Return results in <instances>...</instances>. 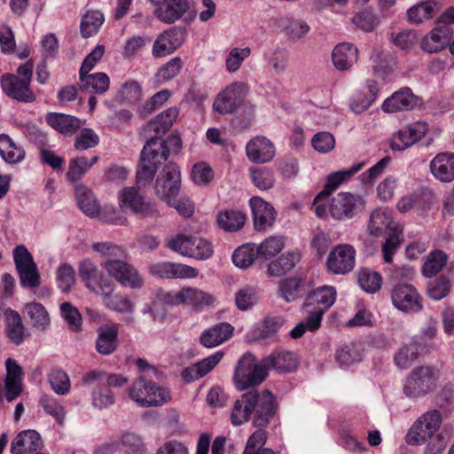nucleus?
Instances as JSON below:
<instances>
[{
    "label": "nucleus",
    "instance_id": "obj_5",
    "mask_svg": "<svg viewBox=\"0 0 454 454\" xmlns=\"http://www.w3.org/2000/svg\"><path fill=\"white\" fill-rule=\"evenodd\" d=\"M167 247L183 256L196 260H207L214 254L211 242L192 235L178 234L167 239Z\"/></svg>",
    "mask_w": 454,
    "mask_h": 454
},
{
    "label": "nucleus",
    "instance_id": "obj_14",
    "mask_svg": "<svg viewBox=\"0 0 454 454\" xmlns=\"http://www.w3.org/2000/svg\"><path fill=\"white\" fill-rule=\"evenodd\" d=\"M119 205L121 208H129L141 216L158 215L153 204L145 200L135 187H126L119 192Z\"/></svg>",
    "mask_w": 454,
    "mask_h": 454
},
{
    "label": "nucleus",
    "instance_id": "obj_2",
    "mask_svg": "<svg viewBox=\"0 0 454 454\" xmlns=\"http://www.w3.org/2000/svg\"><path fill=\"white\" fill-rule=\"evenodd\" d=\"M268 375L267 367L263 364V359L258 363L251 353L243 355L236 365L233 381L239 391L250 387L260 385Z\"/></svg>",
    "mask_w": 454,
    "mask_h": 454
},
{
    "label": "nucleus",
    "instance_id": "obj_18",
    "mask_svg": "<svg viewBox=\"0 0 454 454\" xmlns=\"http://www.w3.org/2000/svg\"><path fill=\"white\" fill-rule=\"evenodd\" d=\"M1 87L4 92L11 98L23 103H31L35 100V95L30 84L13 74H5L1 77Z\"/></svg>",
    "mask_w": 454,
    "mask_h": 454
},
{
    "label": "nucleus",
    "instance_id": "obj_27",
    "mask_svg": "<svg viewBox=\"0 0 454 454\" xmlns=\"http://www.w3.org/2000/svg\"><path fill=\"white\" fill-rule=\"evenodd\" d=\"M379 87L375 81L369 80L360 90H356L349 100L351 111L360 114L367 110L377 98Z\"/></svg>",
    "mask_w": 454,
    "mask_h": 454
},
{
    "label": "nucleus",
    "instance_id": "obj_31",
    "mask_svg": "<svg viewBox=\"0 0 454 454\" xmlns=\"http://www.w3.org/2000/svg\"><path fill=\"white\" fill-rule=\"evenodd\" d=\"M336 300V290L331 286H323L310 293L304 301L305 308L314 307L323 312L330 309Z\"/></svg>",
    "mask_w": 454,
    "mask_h": 454
},
{
    "label": "nucleus",
    "instance_id": "obj_8",
    "mask_svg": "<svg viewBox=\"0 0 454 454\" xmlns=\"http://www.w3.org/2000/svg\"><path fill=\"white\" fill-rule=\"evenodd\" d=\"M125 259L126 257H120L116 260L103 261L101 266L109 277L115 279L122 286L131 289L141 288L144 285L142 276Z\"/></svg>",
    "mask_w": 454,
    "mask_h": 454
},
{
    "label": "nucleus",
    "instance_id": "obj_15",
    "mask_svg": "<svg viewBox=\"0 0 454 454\" xmlns=\"http://www.w3.org/2000/svg\"><path fill=\"white\" fill-rule=\"evenodd\" d=\"M364 206L365 200L363 196L340 192L332 200L330 213L335 219L349 218L356 211L363 209Z\"/></svg>",
    "mask_w": 454,
    "mask_h": 454
},
{
    "label": "nucleus",
    "instance_id": "obj_50",
    "mask_svg": "<svg viewBox=\"0 0 454 454\" xmlns=\"http://www.w3.org/2000/svg\"><path fill=\"white\" fill-rule=\"evenodd\" d=\"M33 327L44 331L50 325V316L44 306L39 302H30L25 307Z\"/></svg>",
    "mask_w": 454,
    "mask_h": 454
},
{
    "label": "nucleus",
    "instance_id": "obj_25",
    "mask_svg": "<svg viewBox=\"0 0 454 454\" xmlns=\"http://www.w3.org/2000/svg\"><path fill=\"white\" fill-rule=\"evenodd\" d=\"M430 172L440 182L454 181V153H440L430 161Z\"/></svg>",
    "mask_w": 454,
    "mask_h": 454
},
{
    "label": "nucleus",
    "instance_id": "obj_22",
    "mask_svg": "<svg viewBox=\"0 0 454 454\" xmlns=\"http://www.w3.org/2000/svg\"><path fill=\"white\" fill-rule=\"evenodd\" d=\"M119 325L111 324L100 326L97 330L95 348L102 356L113 354L118 347Z\"/></svg>",
    "mask_w": 454,
    "mask_h": 454
},
{
    "label": "nucleus",
    "instance_id": "obj_57",
    "mask_svg": "<svg viewBox=\"0 0 454 454\" xmlns=\"http://www.w3.org/2000/svg\"><path fill=\"white\" fill-rule=\"evenodd\" d=\"M419 356L418 347L414 343L403 345L395 355V364L401 369H406L419 358Z\"/></svg>",
    "mask_w": 454,
    "mask_h": 454
},
{
    "label": "nucleus",
    "instance_id": "obj_32",
    "mask_svg": "<svg viewBox=\"0 0 454 454\" xmlns=\"http://www.w3.org/2000/svg\"><path fill=\"white\" fill-rule=\"evenodd\" d=\"M177 116L178 109L176 107L168 108L148 121L142 132L145 136H150V133L153 131L154 136L161 137L171 128Z\"/></svg>",
    "mask_w": 454,
    "mask_h": 454
},
{
    "label": "nucleus",
    "instance_id": "obj_6",
    "mask_svg": "<svg viewBox=\"0 0 454 454\" xmlns=\"http://www.w3.org/2000/svg\"><path fill=\"white\" fill-rule=\"evenodd\" d=\"M13 260L20 286L31 289L38 287L41 276L28 249L23 245L17 246L13 250Z\"/></svg>",
    "mask_w": 454,
    "mask_h": 454
},
{
    "label": "nucleus",
    "instance_id": "obj_64",
    "mask_svg": "<svg viewBox=\"0 0 454 454\" xmlns=\"http://www.w3.org/2000/svg\"><path fill=\"white\" fill-rule=\"evenodd\" d=\"M381 276L378 272L363 270L358 274V284L367 293H376L381 287Z\"/></svg>",
    "mask_w": 454,
    "mask_h": 454
},
{
    "label": "nucleus",
    "instance_id": "obj_10",
    "mask_svg": "<svg viewBox=\"0 0 454 454\" xmlns=\"http://www.w3.org/2000/svg\"><path fill=\"white\" fill-rule=\"evenodd\" d=\"M393 305L400 311L415 314L422 310V297L418 290L410 284L399 283L391 292Z\"/></svg>",
    "mask_w": 454,
    "mask_h": 454
},
{
    "label": "nucleus",
    "instance_id": "obj_26",
    "mask_svg": "<svg viewBox=\"0 0 454 454\" xmlns=\"http://www.w3.org/2000/svg\"><path fill=\"white\" fill-rule=\"evenodd\" d=\"M183 33L177 28H170L160 34L153 43V55L164 57L173 53L183 43Z\"/></svg>",
    "mask_w": 454,
    "mask_h": 454
},
{
    "label": "nucleus",
    "instance_id": "obj_49",
    "mask_svg": "<svg viewBox=\"0 0 454 454\" xmlns=\"http://www.w3.org/2000/svg\"><path fill=\"white\" fill-rule=\"evenodd\" d=\"M105 20L104 15L99 11H89L82 18L81 35L84 38L96 35Z\"/></svg>",
    "mask_w": 454,
    "mask_h": 454
},
{
    "label": "nucleus",
    "instance_id": "obj_58",
    "mask_svg": "<svg viewBox=\"0 0 454 454\" xmlns=\"http://www.w3.org/2000/svg\"><path fill=\"white\" fill-rule=\"evenodd\" d=\"M157 168L155 163L141 156L137 170V186L142 188L149 184L154 178Z\"/></svg>",
    "mask_w": 454,
    "mask_h": 454
},
{
    "label": "nucleus",
    "instance_id": "obj_20",
    "mask_svg": "<svg viewBox=\"0 0 454 454\" xmlns=\"http://www.w3.org/2000/svg\"><path fill=\"white\" fill-rule=\"evenodd\" d=\"M6 378L4 380L5 397L8 402L15 400L22 391L23 370L21 366L12 358L5 361Z\"/></svg>",
    "mask_w": 454,
    "mask_h": 454
},
{
    "label": "nucleus",
    "instance_id": "obj_39",
    "mask_svg": "<svg viewBox=\"0 0 454 454\" xmlns=\"http://www.w3.org/2000/svg\"><path fill=\"white\" fill-rule=\"evenodd\" d=\"M81 90L90 94H104L110 86V79L105 73H95L92 74H80Z\"/></svg>",
    "mask_w": 454,
    "mask_h": 454
},
{
    "label": "nucleus",
    "instance_id": "obj_17",
    "mask_svg": "<svg viewBox=\"0 0 454 454\" xmlns=\"http://www.w3.org/2000/svg\"><path fill=\"white\" fill-rule=\"evenodd\" d=\"M427 130V124L425 122H415L404 126L393 135L390 147L394 151H403L419 141Z\"/></svg>",
    "mask_w": 454,
    "mask_h": 454
},
{
    "label": "nucleus",
    "instance_id": "obj_60",
    "mask_svg": "<svg viewBox=\"0 0 454 454\" xmlns=\"http://www.w3.org/2000/svg\"><path fill=\"white\" fill-rule=\"evenodd\" d=\"M91 248L100 256L104 257V261L116 260L120 257H126V250L112 242H96L93 243Z\"/></svg>",
    "mask_w": 454,
    "mask_h": 454
},
{
    "label": "nucleus",
    "instance_id": "obj_29",
    "mask_svg": "<svg viewBox=\"0 0 454 454\" xmlns=\"http://www.w3.org/2000/svg\"><path fill=\"white\" fill-rule=\"evenodd\" d=\"M43 447V440L35 430H24L19 433L11 443L12 454H24L38 450Z\"/></svg>",
    "mask_w": 454,
    "mask_h": 454
},
{
    "label": "nucleus",
    "instance_id": "obj_61",
    "mask_svg": "<svg viewBox=\"0 0 454 454\" xmlns=\"http://www.w3.org/2000/svg\"><path fill=\"white\" fill-rule=\"evenodd\" d=\"M389 223L390 218L387 215V211L383 208H376L370 215L368 231L372 236H379L385 227H389Z\"/></svg>",
    "mask_w": 454,
    "mask_h": 454
},
{
    "label": "nucleus",
    "instance_id": "obj_52",
    "mask_svg": "<svg viewBox=\"0 0 454 454\" xmlns=\"http://www.w3.org/2000/svg\"><path fill=\"white\" fill-rule=\"evenodd\" d=\"M102 301L107 309L119 313H131L134 309L133 302L129 297L118 293L106 294Z\"/></svg>",
    "mask_w": 454,
    "mask_h": 454
},
{
    "label": "nucleus",
    "instance_id": "obj_1",
    "mask_svg": "<svg viewBox=\"0 0 454 454\" xmlns=\"http://www.w3.org/2000/svg\"><path fill=\"white\" fill-rule=\"evenodd\" d=\"M278 404L270 391L264 389L261 393L248 391L237 400L231 421L234 426H239L249 420L254 412V425L265 427L277 411Z\"/></svg>",
    "mask_w": 454,
    "mask_h": 454
},
{
    "label": "nucleus",
    "instance_id": "obj_41",
    "mask_svg": "<svg viewBox=\"0 0 454 454\" xmlns=\"http://www.w3.org/2000/svg\"><path fill=\"white\" fill-rule=\"evenodd\" d=\"M441 4L434 0H427L411 7L407 12L411 22L419 24L431 19L441 10Z\"/></svg>",
    "mask_w": 454,
    "mask_h": 454
},
{
    "label": "nucleus",
    "instance_id": "obj_4",
    "mask_svg": "<svg viewBox=\"0 0 454 454\" xmlns=\"http://www.w3.org/2000/svg\"><path fill=\"white\" fill-rule=\"evenodd\" d=\"M439 377V370L434 366H417L407 378L404 394L409 398L424 396L436 388Z\"/></svg>",
    "mask_w": 454,
    "mask_h": 454
},
{
    "label": "nucleus",
    "instance_id": "obj_33",
    "mask_svg": "<svg viewBox=\"0 0 454 454\" xmlns=\"http://www.w3.org/2000/svg\"><path fill=\"white\" fill-rule=\"evenodd\" d=\"M332 59L338 70H348L358 59V50L349 43H339L333 51Z\"/></svg>",
    "mask_w": 454,
    "mask_h": 454
},
{
    "label": "nucleus",
    "instance_id": "obj_35",
    "mask_svg": "<svg viewBox=\"0 0 454 454\" xmlns=\"http://www.w3.org/2000/svg\"><path fill=\"white\" fill-rule=\"evenodd\" d=\"M415 104L414 95L410 89L404 88L387 98L382 104V109L386 113L406 111L411 109Z\"/></svg>",
    "mask_w": 454,
    "mask_h": 454
},
{
    "label": "nucleus",
    "instance_id": "obj_12",
    "mask_svg": "<svg viewBox=\"0 0 454 454\" xmlns=\"http://www.w3.org/2000/svg\"><path fill=\"white\" fill-rule=\"evenodd\" d=\"M157 5L156 17L167 24H172L185 15L192 18L196 14L195 0H165Z\"/></svg>",
    "mask_w": 454,
    "mask_h": 454
},
{
    "label": "nucleus",
    "instance_id": "obj_7",
    "mask_svg": "<svg viewBox=\"0 0 454 454\" xmlns=\"http://www.w3.org/2000/svg\"><path fill=\"white\" fill-rule=\"evenodd\" d=\"M181 146L182 142L178 136L170 135L166 139L153 136L144 145L141 156L159 166L168 160L170 153H177Z\"/></svg>",
    "mask_w": 454,
    "mask_h": 454
},
{
    "label": "nucleus",
    "instance_id": "obj_51",
    "mask_svg": "<svg viewBox=\"0 0 454 454\" xmlns=\"http://www.w3.org/2000/svg\"><path fill=\"white\" fill-rule=\"evenodd\" d=\"M259 255L257 247L247 244L237 248L232 254L233 263L241 269L249 267Z\"/></svg>",
    "mask_w": 454,
    "mask_h": 454
},
{
    "label": "nucleus",
    "instance_id": "obj_43",
    "mask_svg": "<svg viewBox=\"0 0 454 454\" xmlns=\"http://www.w3.org/2000/svg\"><path fill=\"white\" fill-rule=\"evenodd\" d=\"M75 195L79 207L86 215L95 217L99 215L100 205L88 187L83 185L77 186Z\"/></svg>",
    "mask_w": 454,
    "mask_h": 454
},
{
    "label": "nucleus",
    "instance_id": "obj_13",
    "mask_svg": "<svg viewBox=\"0 0 454 454\" xmlns=\"http://www.w3.org/2000/svg\"><path fill=\"white\" fill-rule=\"evenodd\" d=\"M356 263V249L349 244L335 246L330 252L326 267L334 274L345 275L350 272Z\"/></svg>",
    "mask_w": 454,
    "mask_h": 454
},
{
    "label": "nucleus",
    "instance_id": "obj_24",
    "mask_svg": "<svg viewBox=\"0 0 454 454\" xmlns=\"http://www.w3.org/2000/svg\"><path fill=\"white\" fill-rule=\"evenodd\" d=\"M364 166V162H358L352 165L349 168L330 174L327 176L323 190L315 198L314 204L317 205L321 200L331 195L341 184L349 180L356 173L361 170Z\"/></svg>",
    "mask_w": 454,
    "mask_h": 454
},
{
    "label": "nucleus",
    "instance_id": "obj_40",
    "mask_svg": "<svg viewBox=\"0 0 454 454\" xmlns=\"http://www.w3.org/2000/svg\"><path fill=\"white\" fill-rule=\"evenodd\" d=\"M223 353L218 351L212 356L187 367L184 370L183 375L188 380H195L204 377L221 361Z\"/></svg>",
    "mask_w": 454,
    "mask_h": 454
},
{
    "label": "nucleus",
    "instance_id": "obj_28",
    "mask_svg": "<svg viewBox=\"0 0 454 454\" xmlns=\"http://www.w3.org/2000/svg\"><path fill=\"white\" fill-rule=\"evenodd\" d=\"M267 370H274L278 373L293 372L298 365L297 356L287 350L274 351L263 358Z\"/></svg>",
    "mask_w": 454,
    "mask_h": 454
},
{
    "label": "nucleus",
    "instance_id": "obj_53",
    "mask_svg": "<svg viewBox=\"0 0 454 454\" xmlns=\"http://www.w3.org/2000/svg\"><path fill=\"white\" fill-rule=\"evenodd\" d=\"M424 198H427L428 200H431L433 198L432 191L427 188L419 189L411 194L402 197L396 207L399 211L405 213L415 206H420Z\"/></svg>",
    "mask_w": 454,
    "mask_h": 454
},
{
    "label": "nucleus",
    "instance_id": "obj_42",
    "mask_svg": "<svg viewBox=\"0 0 454 454\" xmlns=\"http://www.w3.org/2000/svg\"><path fill=\"white\" fill-rule=\"evenodd\" d=\"M449 256L440 249L431 251L421 268V273L426 278H433L436 276L446 266Z\"/></svg>",
    "mask_w": 454,
    "mask_h": 454
},
{
    "label": "nucleus",
    "instance_id": "obj_34",
    "mask_svg": "<svg viewBox=\"0 0 454 454\" xmlns=\"http://www.w3.org/2000/svg\"><path fill=\"white\" fill-rule=\"evenodd\" d=\"M233 330V326L228 323L216 324L202 333L200 342L207 348L216 347L227 340L232 335Z\"/></svg>",
    "mask_w": 454,
    "mask_h": 454
},
{
    "label": "nucleus",
    "instance_id": "obj_59",
    "mask_svg": "<svg viewBox=\"0 0 454 454\" xmlns=\"http://www.w3.org/2000/svg\"><path fill=\"white\" fill-rule=\"evenodd\" d=\"M48 381L51 389L58 395H65L70 391V380L66 372L53 369L48 374Z\"/></svg>",
    "mask_w": 454,
    "mask_h": 454
},
{
    "label": "nucleus",
    "instance_id": "obj_63",
    "mask_svg": "<svg viewBox=\"0 0 454 454\" xmlns=\"http://www.w3.org/2000/svg\"><path fill=\"white\" fill-rule=\"evenodd\" d=\"M60 314L71 331L75 333L81 331L82 318L76 307L70 302H63L60 305Z\"/></svg>",
    "mask_w": 454,
    "mask_h": 454
},
{
    "label": "nucleus",
    "instance_id": "obj_9",
    "mask_svg": "<svg viewBox=\"0 0 454 454\" xmlns=\"http://www.w3.org/2000/svg\"><path fill=\"white\" fill-rule=\"evenodd\" d=\"M247 92L248 87L245 82H232L217 95L213 108L221 114H231L243 104Z\"/></svg>",
    "mask_w": 454,
    "mask_h": 454
},
{
    "label": "nucleus",
    "instance_id": "obj_48",
    "mask_svg": "<svg viewBox=\"0 0 454 454\" xmlns=\"http://www.w3.org/2000/svg\"><path fill=\"white\" fill-rule=\"evenodd\" d=\"M451 281L446 275H441L428 282L427 294L433 301H441L451 291Z\"/></svg>",
    "mask_w": 454,
    "mask_h": 454
},
{
    "label": "nucleus",
    "instance_id": "obj_21",
    "mask_svg": "<svg viewBox=\"0 0 454 454\" xmlns=\"http://www.w3.org/2000/svg\"><path fill=\"white\" fill-rule=\"evenodd\" d=\"M250 207L253 213L254 228L257 231H264L273 224L276 213L270 203L260 197H253L250 200Z\"/></svg>",
    "mask_w": 454,
    "mask_h": 454
},
{
    "label": "nucleus",
    "instance_id": "obj_62",
    "mask_svg": "<svg viewBox=\"0 0 454 454\" xmlns=\"http://www.w3.org/2000/svg\"><path fill=\"white\" fill-rule=\"evenodd\" d=\"M56 279L61 292L69 293L75 283L74 269L67 263L60 264L56 272Z\"/></svg>",
    "mask_w": 454,
    "mask_h": 454
},
{
    "label": "nucleus",
    "instance_id": "obj_38",
    "mask_svg": "<svg viewBox=\"0 0 454 454\" xmlns=\"http://www.w3.org/2000/svg\"><path fill=\"white\" fill-rule=\"evenodd\" d=\"M309 289V286L306 279L298 277L286 278L279 285L281 297L287 302L295 301L307 293Z\"/></svg>",
    "mask_w": 454,
    "mask_h": 454
},
{
    "label": "nucleus",
    "instance_id": "obj_37",
    "mask_svg": "<svg viewBox=\"0 0 454 454\" xmlns=\"http://www.w3.org/2000/svg\"><path fill=\"white\" fill-rule=\"evenodd\" d=\"M47 123L58 132L71 136L81 128V121L72 115L51 113L46 116Z\"/></svg>",
    "mask_w": 454,
    "mask_h": 454
},
{
    "label": "nucleus",
    "instance_id": "obj_11",
    "mask_svg": "<svg viewBox=\"0 0 454 454\" xmlns=\"http://www.w3.org/2000/svg\"><path fill=\"white\" fill-rule=\"evenodd\" d=\"M181 175L178 167L172 162L165 165L155 182V194L164 201H171L180 190Z\"/></svg>",
    "mask_w": 454,
    "mask_h": 454
},
{
    "label": "nucleus",
    "instance_id": "obj_36",
    "mask_svg": "<svg viewBox=\"0 0 454 454\" xmlns=\"http://www.w3.org/2000/svg\"><path fill=\"white\" fill-rule=\"evenodd\" d=\"M450 32L447 27L441 25L436 27L424 37L421 47L425 51L433 53L445 48L450 40Z\"/></svg>",
    "mask_w": 454,
    "mask_h": 454
},
{
    "label": "nucleus",
    "instance_id": "obj_3",
    "mask_svg": "<svg viewBox=\"0 0 454 454\" xmlns=\"http://www.w3.org/2000/svg\"><path fill=\"white\" fill-rule=\"evenodd\" d=\"M129 395L141 407L160 406L171 398L168 388L159 387L145 377H139L131 384Z\"/></svg>",
    "mask_w": 454,
    "mask_h": 454
},
{
    "label": "nucleus",
    "instance_id": "obj_23",
    "mask_svg": "<svg viewBox=\"0 0 454 454\" xmlns=\"http://www.w3.org/2000/svg\"><path fill=\"white\" fill-rule=\"evenodd\" d=\"M442 414L437 410L424 413L412 426L411 431L416 434V441H426L439 429Z\"/></svg>",
    "mask_w": 454,
    "mask_h": 454
},
{
    "label": "nucleus",
    "instance_id": "obj_45",
    "mask_svg": "<svg viewBox=\"0 0 454 454\" xmlns=\"http://www.w3.org/2000/svg\"><path fill=\"white\" fill-rule=\"evenodd\" d=\"M7 327L6 334L11 341L20 345L24 340V325L18 312L11 309L5 311Z\"/></svg>",
    "mask_w": 454,
    "mask_h": 454
},
{
    "label": "nucleus",
    "instance_id": "obj_47",
    "mask_svg": "<svg viewBox=\"0 0 454 454\" xmlns=\"http://www.w3.org/2000/svg\"><path fill=\"white\" fill-rule=\"evenodd\" d=\"M246 223V215L238 210H225L219 212L217 223L220 228L227 231H236L241 229Z\"/></svg>",
    "mask_w": 454,
    "mask_h": 454
},
{
    "label": "nucleus",
    "instance_id": "obj_30",
    "mask_svg": "<svg viewBox=\"0 0 454 454\" xmlns=\"http://www.w3.org/2000/svg\"><path fill=\"white\" fill-rule=\"evenodd\" d=\"M181 304L192 308L194 310H201L210 306L215 301V297L201 289L192 286H185L180 289Z\"/></svg>",
    "mask_w": 454,
    "mask_h": 454
},
{
    "label": "nucleus",
    "instance_id": "obj_55",
    "mask_svg": "<svg viewBox=\"0 0 454 454\" xmlns=\"http://www.w3.org/2000/svg\"><path fill=\"white\" fill-rule=\"evenodd\" d=\"M123 446L126 454H146V448L141 436L135 433L125 432L117 439Z\"/></svg>",
    "mask_w": 454,
    "mask_h": 454
},
{
    "label": "nucleus",
    "instance_id": "obj_19",
    "mask_svg": "<svg viewBox=\"0 0 454 454\" xmlns=\"http://www.w3.org/2000/svg\"><path fill=\"white\" fill-rule=\"evenodd\" d=\"M273 143L265 137L258 136L251 139L246 145V153L249 160L254 163L270 161L275 156Z\"/></svg>",
    "mask_w": 454,
    "mask_h": 454
},
{
    "label": "nucleus",
    "instance_id": "obj_46",
    "mask_svg": "<svg viewBox=\"0 0 454 454\" xmlns=\"http://www.w3.org/2000/svg\"><path fill=\"white\" fill-rule=\"evenodd\" d=\"M0 156L8 163H17L25 158V151L17 146L7 135H0Z\"/></svg>",
    "mask_w": 454,
    "mask_h": 454
},
{
    "label": "nucleus",
    "instance_id": "obj_16",
    "mask_svg": "<svg viewBox=\"0 0 454 454\" xmlns=\"http://www.w3.org/2000/svg\"><path fill=\"white\" fill-rule=\"evenodd\" d=\"M148 270L152 276L168 279L195 278L199 275V270L194 267L170 262L152 263L149 265Z\"/></svg>",
    "mask_w": 454,
    "mask_h": 454
},
{
    "label": "nucleus",
    "instance_id": "obj_54",
    "mask_svg": "<svg viewBox=\"0 0 454 454\" xmlns=\"http://www.w3.org/2000/svg\"><path fill=\"white\" fill-rule=\"evenodd\" d=\"M253 184L260 190L265 191L273 187L275 184L274 172L268 168H251L249 169Z\"/></svg>",
    "mask_w": 454,
    "mask_h": 454
},
{
    "label": "nucleus",
    "instance_id": "obj_44",
    "mask_svg": "<svg viewBox=\"0 0 454 454\" xmlns=\"http://www.w3.org/2000/svg\"><path fill=\"white\" fill-rule=\"evenodd\" d=\"M98 160V156L94 155L90 159L86 157H75L69 160L67 178L71 182H77L85 175V173Z\"/></svg>",
    "mask_w": 454,
    "mask_h": 454
},
{
    "label": "nucleus",
    "instance_id": "obj_56",
    "mask_svg": "<svg viewBox=\"0 0 454 454\" xmlns=\"http://www.w3.org/2000/svg\"><path fill=\"white\" fill-rule=\"evenodd\" d=\"M335 358L340 367H348L362 360L361 348L356 344L346 345L336 351Z\"/></svg>",
    "mask_w": 454,
    "mask_h": 454
}]
</instances>
